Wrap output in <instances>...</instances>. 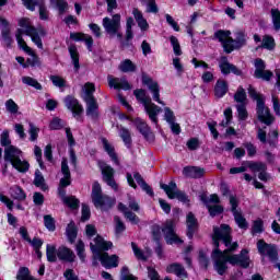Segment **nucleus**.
Returning a JSON list of instances; mask_svg holds the SVG:
<instances>
[{
  "mask_svg": "<svg viewBox=\"0 0 280 280\" xmlns=\"http://www.w3.org/2000/svg\"><path fill=\"white\" fill-rule=\"evenodd\" d=\"M57 257L61 261H68V264H73V261H75V253H73V250L65 246H60L57 249Z\"/></svg>",
  "mask_w": 280,
  "mask_h": 280,
  "instance_id": "nucleus-20",
  "label": "nucleus"
},
{
  "mask_svg": "<svg viewBox=\"0 0 280 280\" xmlns=\"http://www.w3.org/2000/svg\"><path fill=\"white\" fill-rule=\"evenodd\" d=\"M97 257H100V261L104 268H117L119 266V256L112 255L109 256L108 253H97Z\"/></svg>",
  "mask_w": 280,
  "mask_h": 280,
  "instance_id": "nucleus-16",
  "label": "nucleus"
},
{
  "mask_svg": "<svg viewBox=\"0 0 280 280\" xmlns=\"http://www.w3.org/2000/svg\"><path fill=\"white\" fill-rule=\"evenodd\" d=\"M247 91L249 97L256 102V115L258 121H261V124H265L266 126H272V124H275V116L270 114V108L266 106V97L259 94L253 85H249Z\"/></svg>",
  "mask_w": 280,
  "mask_h": 280,
  "instance_id": "nucleus-2",
  "label": "nucleus"
},
{
  "mask_svg": "<svg viewBox=\"0 0 280 280\" xmlns=\"http://www.w3.org/2000/svg\"><path fill=\"white\" fill-rule=\"evenodd\" d=\"M142 83L145 84L149 91L153 94L154 102H158L161 106H165V102L161 101V88L159 86V83L148 77L142 78Z\"/></svg>",
  "mask_w": 280,
  "mask_h": 280,
  "instance_id": "nucleus-14",
  "label": "nucleus"
},
{
  "mask_svg": "<svg viewBox=\"0 0 280 280\" xmlns=\"http://www.w3.org/2000/svg\"><path fill=\"white\" fill-rule=\"evenodd\" d=\"M212 241L214 249L212 250L211 258L214 261V269L221 277L226 272V255L235 253L240 245L233 242L231 235V226L229 224H221L213 228Z\"/></svg>",
  "mask_w": 280,
  "mask_h": 280,
  "instance_id": "nucleus-1",
  "label": "nucleus"
},
{
  "mask_svg": "<svg viewBox=\"0 0 280 280\" xmlns=\"http://www.w3.org/2000/svg\"><path fill=\"white\" fill-rule=\"evenodd\" d=\"M186 224H187V237L189 240H194V235L198 232V219L192 212H189L186 217Z\"/></svg>",
  "mask_w": 280,
  "mask_h": 280,
  "instance_id": "nucleus-19",
  "label": "nucleus"
},
{
  "mask_svg": "<svg viewBox=\"0 0 280 280\" xmlns=\"http://www.w3.org/2000/svg\"><path fill=\"white\" fill-rule=\"evenodd\" d=\"M232 266H241L242 268H248L250 266V258L248 257V252L246 249H243L240 255H229L225 254V268L229 270V265Z\"/></svg>",
  "mask_w": 280,
  "mask_h": 280,
  "instance_id": "nucleus-7",
  "label": "nucleus"
},
{
  "mask_svg": "<svg viewBox=\"0 0 280 280\" xmlns=\"http://www.w3.org/2000/svg\"><path fill=\"white\" fill-rule=\"evenodd\" d=\"M166 272H168L170 275H176V277H179V279H187V277H189L185 267L178 262H173L168 265L166 267Z\"/></svg>",
  "mask_w": 280,
  "mask_h": 280,
  "instance_id": "nucleus-21",
  "label": "nucleus"
},
{
  "mask_svg": "<svg viewBox=\"0 0 280 280\" xmlns=\"http://www.w3.org/2000/svg\"><path fill=\"white\" fill-rule=\"evenodd\" d=\"M101 141L103 143V148L105 152H107L108 156L114 161L116 165H119V159L117 158V153L115 152V147L108 142V139L101 138Z\"/></svg>",
  "mask_w": 280,
  "mask_h": 280,
  "instance_id": "nucleus-28",
  "label": "nucleus"
},
{
  "mask_svg": "<svg viewBox=\"0 0 280 280\" xmlns=\"http://www.w3.org/2000/svg\"><path fill=\"white\" fill-rule=\"evenodd\" d=\"M69 54L72 65L74 66V70L80 71V54L78 52V47H75V45L70 46Z\"/></svg>",
  "mask_w": 280,
  "mask_h": 280,
  "instance_id": "nucleus-36",
  "label": "nucleus"
},
{
  "mask_svg": "<svg viewBox=\"0 0 280 280\" xmlns=\"http://www.w3.org/2000/svg\"><path fill=\"white\" fill-rule=\"evenodd\" d=\"M255 72L254 75L257 79L266 80L267 82L270 81L272 78V72L269 70H266V62H264L262 59H256L255 60Z\"/></svg>",
  "mask_w": 280,
  "mask_h": 280,
  "instance_id": "nucleus-15",
  "label": "nucleus"
},
{
  "mask_svg": "<svg viewBox=\"0 0 280 280\" xmlns=\"http://www.w3.org/2000/svg\"><path fill=\"white\" fill-rule=\"evenodd\" d=\"M214 38H217L219 43H222L225 54H231V51H233V43H235V40L231 38V31L219 30L214 33Z\"/></svg>",
  "mask_w": 280,
  "mask_h": 280,
  "instance_id": "nucleus-12",
  "label": "nucleus"
},
{
  "mask_svg": "<svg viewBox=\"0 0 280 280\" xmlns=\"http://www.w3.org/2000/svg\"><path fill=\"white\" fill-rule=\"evenodd\" d=\"M183 174L186 178H202L205 176V168L198 166H185Z\"/></svg>",
  "mask_w": 280,
  "mask_h": 280,
  "instance_id": "nucleus-24",
  "label": "nucleus"
},
{
  "mask_svg": "<svg viewBox=\"0 0 280 280\" xmlns=\"http://www.w3.org/2000/svg\"><path fill=\"white\" fill-rule=\"evenodd\" d=\"M118 210L121 211V213L124 214V217L126 218V220H128L129 222H131V224H138L140 222L139 217H137V214H135V212L130 211L126 205H124L122 202L118 203Z\"/></svg>",
  "mask_w": 280,
  "mask_h": 280,
  "instance_id": "nucleus-27",
  "label": "nucleus"
},
{
  "mask_svg": "<svg viewBox=\"0 0 280 280\" xmlns=\"http://www.w3.org/2000/svg\"><path fill=\"white\" fill-rule=\"evenodd\" d=\"M11 197L14 198V200L23 201L25 198H27V195H25V191H23V188L19 186H13L11 189Z\"/></svg>",
  "mask_w": 280,
  "mask_h": 280,
  "instance_id": "nucleus-45",
  "label": "nucleus"
},
{
  "mask_svg": "<svg viewBox=\"0 0 280 280\" xmlns=\"http://www.w3.org/2000/svg\"><path fill=\"white\" fill-rule=\"evenodd\" d=\"M15 38L18 40V45L23 51L26 54H32V48L27 46V43H25V39H23V28H18L15 33Z\"/></svg>",
  "mask_w": 280,
  "mask_h": 280,
  "instance_id": "nucleus-34",
  "label": "nucleus"
},
{
  "mask_svg": "<svg viewBox=\"0 0 280 280\" xmlns=\"http://www.w3.org/2000/svg\"><path fill=\"white\" fill-rule=\"evenodd\" d=\"M207 209L211 215V218H215V215H220L221 213H224V207L220 206V205H208Z\"/></svg>",
  "mask_w": 280,
  "mask_h": 280,
  "instance_id": "nucleus-57",
  "label": "nucleus"
},
{
  "mask_svg": "<svg viewBox=\"0 0 280 280\" xmlns=\"http://www.w3.org/2000/svg\"><path fill=\"white\" fill-rule=\"evenodd\" d=\"M268 137L270 148H277V143H279V131L273 129L268 133Z\"/></svg>",
  "mask_w": 280,
  "mask_h": 280,
  "instance_id": "nucleus-54",
  "label": "nucleus"
},
{
  "mask_svg": "<svg viewBox=\"0 0 280 280\" xmlns=\"http://www.w3.org/2000/svg\"><path fill=\"white\" fill-rule=\"evenodd\" d=\"M246 106L244 104H236L238 121H246L248 119V109H246Z\"/></svg>",
  "mask_w": 280,
  "mask_h": 280,
  "instance_id": "nucleus-49",
  "label": "nucleus"
},
{
  "mask_svg": "<svg viewBox=\"0 0 280 280\" xmlns=\"http://www.w3.org/2000/svg\"><path fill=\"white\" fill-rule=\"evenodd\" d=\"M50 5H52V8H57L59 14H65L69 8V3L65 0H50Z\"/></svg>",
  "mask_w": 280,
  "mask_h": 280,
  "instance_id": "nucleus-47",
  "label": "nucleus"
},
{
  "mask_svg": "<svg viewBox=\"0 0 280 280\" xmlns=\"http://www.w3.org/2000/svg\"><path fill=\"white\" fill-rule=\"evenodd\" d=\"M233 50L234 49H240V47H244V45H246V35H244V33L238 32L236 33V38L233 39Z\"/></svg>",
  "mask_w": 280,
  "mask_h": 280,
  "instance_id": "nucleus-52",
  "label": "nucleus"
},
{
  "mask_svg": "<svg viewBox=\"0 0 280 280\" xmlns=\"http://www.w3.org/2000/svg\"><path fill=\"white\" fill-rule=\"evenodd\" d=\"M30 277V269L27 267H21L18 271V280H27Z\"/></svg>",
  "mask_w": 280,
  "mask_h": 280,
  "instance_id": "nucleus-63",
  "label": "nucleus"
},
{
  "mask_svg": "<svg viewBox=\"0 0 280 280\" xmlns=\"http://www.w3.org/2000/svg\"><path fill=\"white\" fill-rule=\"evenodd\" d=\"M257 249L262 257H269L270 261H277V259H279L277 246L265 243L264 240L257 242Z\"/></svg>",
  "mask_w": 280,
  "mask_h": 280,
  "instance_id": "nucleus-10",
  "label": "nucleus"
},
{
  "mask_svg": "<svg viewBox=\"0 0 280 280\" xmlns=\"http://www.w3.org/2000/svg\"><path fill=\"white\" fill-rule=\"evenodd\" d=\"M46 257L47 261H50V264L58 261V249H56L55 245L46 246Z\"/></svg>",
  "mask_w": 280,
  "mask_h": 280,
  "instance_id": "nucleus-42",
  "label": "nucleus"
},
{
  "mask_svg": "<svg viewBox=\"0 0 280 280\" xmlns=\"http://www.w3.org/2000/svg\"><path fill=\"white\" fill-rule=\"evenodd\" d=\"M26 36H30L32 38L38 49H43V39H40V36L38 35V31L36 28L28 30Z\"/></svg>",
  "mask_w": 280,
  "mask_h": 280,
  "instance_id": "nucleus-46",
  "label": "nucleus"
},
{
  "mask_svg": "<svg viewBox=\"0 0 280 280\" xmlns=\"http://www.w3.org/2000/svg\"><path fill=\"white\" fill-rule=\"evenodd\" d=\"M83 91V100L84 102L91 101V100H95V96H93V94L95 93V84L88 82L84 84V86L82 88Z\"/></svg>",
  "mask_w": 280,
  "mask_h": 280,
  "instance_id": "nucleus-32",
  "label": "nucleus"
},
{
  "mask_svg": "<svg viewBox=\"0 0 280 280\" xmlns=\"http://www.w3.org/2000/svg\"><path fill=\"white\" fill-rule=\"evenodd\" d=\"M22 82L27 86H33V89H36V91H43V85H40L39 82L32 77H23Z\"/></svg>",
  "mask_w": 280,
  "mask_h": 280,
  "instance_id": "nucleus-50",
  "label": "nucleus"
},
{
  "mask_svg": "<svg viewBox=\"0 0 280 280\" xmlns=\"http://www.w3.org/2000/svg\"><path fill=\"white\" fill-rule=\"evenodd\" d=\"M11 165L14 167V170H18V172H21L22 174H25V172H28L30 170V162L21 160V158H18Z\"/></svg>",
  "mask_w": 280,
  "mask_h": 280,
  "instance_id": "nucleus-39",
  "label": "nucleus"
},
{
  "mask_svg": "<svg viewBox=\"0 0 280 280\" xmlns=\"http://www.w3.org/2000/svg\"><path fill=\"white\" fill-rule=\"evenodd\" d=\"M145 113L149 115V119L153 121V124H159V114L163 110L161 107H159L156 104L149 103L144 105Z\"/></svg>",
  "mask_w": 280,
  "mask_h": 280,
  "instance_id": "nucleus-23",
  "label": "nucleus"
},
{
  "mask_svg": "<svg viewBox=\"0 0 280 280\" xmlns=\"http://www.w3.org/2000/svg\"><path fill=\"white\" fill-rule=\"evenodd\" d=\"M94 242L97 253H100V250H109V248H113V242L104 241V238L100 235L94 238Z\"/></svg>",
  "mask_w": 280,
  "mask_h": 280,
  "instance_id": "nucleus-29",
  "label": "nucleus"
},
{
  "mask_svg": "<svg viewBox=\"0 0 280 280\" xmlns=\"http://www.w3.org/2000/svg\"><path fill=\"white\" fill-rule=\"evenodd\" d=\"M63 102L68 110H71L73 114V117H77V121H82L80 115L84 113V107L81 106L80 102L71 95L66 96Z\"/></svg>",
  "mask_w": 280,
  "mask_h": 280,
  "instance_id": "nucleus-13",
  "label": "nucleus"
},
{
  "mask_svg": "<svg viewBox=\"0 0 280 280\" xmlns=\"http://www.w3.org/2000/svg\"><path fill=\"white\" fill-rule=\"evenodd\" d=\"M108 80V86H110V89H122V91H130L131 86L130 83H128V80H126V78H113V75H108L107 77Z\"/></svg>",
  "mask_w": 280,
  "mask_h": 280,
  "instance_id": "nucleus-18",
  "label": "nucleus"
},
{
  "mask_svg": "<svg viewBox=\"0 0 280 280\" xmlns=\"http://www.w3.org/2000/svg\"><path fill=\"white\" fill-rule=\"evenodd\" d=\"M232 67L233 63L229 62V59L226 57H221L219 61V69H221V73L223 75H229V73H231Z\"/></svg>",
  "mask_w": 280,
  "mask_h": 280,
  "instance_id": "nucleus-43",
  "label": "nucleus"
},
{
  "mask_svg": "<svg viewBox=\"0 0 280 280\" xmlns=\"http://www.w3.org/2000/svg\"><path fill=\"white\" fill-rule=\"evenodd\" d=\"M272 23L276 32L280 30V11L278 9L271 10Z\"/></svg>",
  "mask_w": 280,
  "mask_h": 280,
  "instance_id": "nucleus-60",
  "label": "nucleus"
},
{
  "mask_svg": "<svg viewBox=\"0 0 280 280\" xmlns=\"http://www.w3.org/2000/svg\"><path fill=\"white\" fill-rule=\"evenodd\" d=\"M10 28H2L1 30V37L2 43L4 47H12V44L14 43V39H12V36H10Z\"/></svg>",
  "mask_w": 280,
  "mask_h": 280,
  "instance_id": "nucleus-48",
  "label": "nucleus"
},
{
  "mask_svg": "<svg viewBox=\"0 0 280 280\" xmlns=\"http://www.w3.org/2000/svg\"><path fill=\"white\" fill-rule=\"evenodd\" d=\"M133 125L136 126L137 130L142 133L147 141H154V133H152V130L145 121H143L141 118H136L133 120Z\"/></svg>",
  "mask_w": 280,
  "mask_h": 280,
  "instance_id": "nucleus-17",
  "label": "nucleus"
},
{
  "mask_svg": "<svg viewBox=\"0 0 280 280\" xmlns=\"http://www.w3.org/2000/svg\"><path fill=\"white\" fill-rule=\"evenodd\" d=\"M162 233H164L166 244H183V240L176 234V225L174 224V221H166L162 229Z\"/></svg>",
  "mask_w": 280,
  "mask_h": 280,
  "instance_id": "nucleus-9",
  "label": "nucleus"
},
{
  "mask_svg": "<svg viewBox=\"0 0 280 280\" xmlns=\"http://www.w3.org/2000/svg\"><path fill=\"white\" fill-rule=\"evenodd\" d=\"M86 103V115L88 117H91V119H97L100 117V112L97 109L100 108V105H97V101L90 100L85 101Z\"/></svg>",
  "mask_w": 280,
  "mask_h": 280,
  "instance_id": "nucleus-26",
  "label": "nucleus"
},
{
  "mask_svg": "<svg viewBox=\"0 0 280 280\" xmlns=\"http://www.w3.org/2000/svg\"><path fill=\"white\" fill-rule=\"evenodd\" d=\"M244 165H246L248 168H250L252 172H266L268 170V166H266L262 162H253V161H245Z\"/></svg>",
  "mask_w": 280,
  "mask_h": 280,
  "instance_id": "nucleus-37",
  "label": "nucleus"
},
{
  "mask_svg": "<svg viewBox=\"0 0 280 280\" xmlns=\"http://www.w3.org/2000/svg\"><path fill=\"white\" fill-rule=\"evenodd\" d=\"M119 137L122 139L126 148L130 150V148H132V136L130 133V130L126 127H120Z\"/></svg>",
  "mask_w": 280,
  "mask_h": 280,
  "instance_id": "nucleus-33",
  "label": "nucleus"
},
{
  "mask_svg": "<svg viewBox=\"0 0 280 280\" xmlns=\"http://www.w3.org/2000/svg\"><path fill=\"white\" fill-rule=\"evenodd\" d=\"M118 69L122 73H135V71H137V65H135L130 59H125L120 62Z\"/></svg>",
  "mask_w": 280,
  "mask_h": 280,
  "instance_id": "nucleus-31",
  "label": "nucleus"
},
{
  "mask_svg": "<svg viewBox=\"0 0 280 280\" xmlns=\"http://www.w3.org/2000/svg\"><path fill=\"white\" fill-rule=\"evenodd\" d=\"M132 14H133L135 20L137 21L140 30L145 32L148 30V27H150V25L148 24V21L145 19H143V13H141V11H139V9H133Z\"/></svg>",
  "mask_w": 280,
  "mask_h": 280,
  "instance_id": "nucleus-30",
  "label": "nucleus"
},
{
  "mask_svg": "<svg viewBox=\"0 0 280 280\" xmlns=\"http://www.w3.org/2000/svg\"><path fill=\"white\" fill-rule=\"evenodd\" d=\"M44 224L47 230L56 231V220H54L50 214L44 215Z\"/></svg>",
  "mask_w": 280,
  "mask_h": 280,
  "instance_id": "nucleus-62",
  "label": "nucleus"
},
{
  "mask_svg": "<svg viewBox=\"0 0 280 280\" xmlns=\"http://www.w3.org/2000/svg\"><path fill=\"white\" fill-rule=\"evenodd\" d=\"M103 27L107 34L115 36V34L121 30V15L114 14L112 20L109 18H104Z\"/></svg>",
  "mask_w": 280,
  "mask_h": 280,
  "instance_id": "nucleus-11",
  "label": "nucleus"
},
{
  "mask_svg": "<svg viewBox=\"0 0 280 280\" xmlns=\"http://www.w3.org/2000/svg\"><path fill=\"white\" fill-rule=\"evenodd\" d=\"M26 54H28V56H31V57L27 58L26 65H23L24 68H27V67H40V58H38L36 56L34 50H32V48H31V52H26Z\"/></svg>",
  "mask_w": 280,
  "mask_h": 280,
  "instance_id": "nucleus-44",
  "label": "nucleus"
},
{
  "mask_svg": "<svg viewBox=\"0 0 280 280\" xmlns=\"http://www.w3.org/2000/svg\"><path fill=\"white\" fill-rule=\"evenodd\" d=\"M91 198L94 207L103 211H108L115 206V199L102 194V186L97 182L93 183Z\"/></svg>",
  "mask_w": 280,
  "mask_h": 280,
  "instance_id": "nucleus-3",
  "label": "nucleus"
},
{
  "mask_svg": "<svg viewBox=\"0 0 280 280\" xmlns=\"http://www.w3.org/2000/svg\"><path fill=\"white\" fill-rule=\"evenodd\" d=\"M133 95L138 100V102H141L143 106L151 104L152 98L145 93V90L139 89L133 91Z\"/></svg>",
  "mask_w": 280,
  "mask_h": 280,
  "instance_id": "nucleus-38",
  "label": "nucleus"
},
{
  "mask_svg": "<svg viewBox=\"0 0 280 280\" xmlns=\"http://www.w3.org/2000/svg\"><path fill=\"white\" fill-rule=\"evenodd\" d=\"M229 93V83L225 80L219 79L214 85V95L218 100L224 97Z\"/></svg>",
  "mask_w": 280,
  "mask_h": 280,
  "instance_id": "nucleus-25",
  "label": "nucleus"
},
{
  "mask_svg": "<svg viewBox=\"0 0 280 280\" xmlns=\"http://www.w3.org/2000/svg\"><path fill=\"white\" fill-rule=\"evenodd\" d=\"M234 101L236 104L248 105V97L246 96V90L244 88L238 86L237 91L234 94Z\"/></svg>",
  "mask_w": 280,
  "mask_h": 280,
  "instance_id": "nucleus-41",
  "label": "nucleus"
},
{
  "mask_svg": "<svg viewBox=\"0 0 280 280\" xmlns=\"http://www.w3.org/2000/svg\"><path fill=\"white\" fill-rule=\"evenodd\" d=\"M63 205L69 207V209H78L80 207V200L73 196L68 198L63 197Z\"/></svg>",
  "mask_w": 280,
  "mask_h": 280,
  "instance_id": "nucleus-55",
  "label": "nucleus"
},
{
  "mask_svg": "<svg viewBox=\"0 0 280 280\" xmlns=\"http://www.w3.org/2000/svg\"><path fill=\"white\" fill-rule=\"evenodd\" d=\"M160 187L165 191L166 196L171 200H174V198H177L179 202H184V203L189 202V198L187 197V195L182 190H178V186H176L174 182L168 183V185L161 183Z\"/></svg>",
  "mask_w": 280,
  "mask_h": 280,
  "instance_id": "nucleus-6",
  "label": "nucleus"
},
{
  "mask_svg": "<svg viewBox=\"0 0 280 280\" xmlns=\"http://www.w3.org/2000/svg\"><path fill=\"white\" fill-rule=\"evenodd\" d=\"M260 47L262 49H268L269 51H272V49H275V38H272L270 35H265L262 37V43Z\"/></svg>",
  "mask_w": 280,
  "mask_h": 280,
  "instance_id": "nucleus-51",
  "label": "nucleus"
},
{
  "mask_svg": "<svg viewBox=\"0 0 280 280\" xmlns=\"http://www.w3.org/2000/svg\"><path fill=\"white\" fill-rule=\"evenodd\" d=\"M61 173L63 178L59 182L58 195L62 199V202H65V198H69L67 197V190H65V187H69V185H71V171L69 170V162H67V159L61 161Z\"/></svg>",
  "mask_w": 280,
  "mask_h": 280,
  "instance_id": "nucleus-4",
  "label": "nucleus"
},
{
  "mask_svg": "<svg viewBox=\"0 0 280 280\" xmlns=\"http://www.w3.org/2000/svg\"><path fill=\"white\" fill-rule=\"evenodd\" d=\"M39 19L40 21H49V11L47 10V5H45V0H39Z\"/></svg>",
  "mask_w": 280,
  "mask_h": 280,
  "instance_id": "nucleus-53",
  "label": "nucleus"
},
{
  "mask_svg": "<svg viewBox=\"0 0 280 280\" xmlns=\"http://www.w3.org/2000/svg\"><path fill=\"white\" fill-rule=\"evenodd\" d=\"M170 40L175 56H183V50L180 49V43L178 42V38H176V36H171Z\"/></svg>",
  "mask_w": 280,
  "mask_h": 280,
  "instance_id": "nucleus-58",
  "label": "nucleus"
},
{
  "mask_svg": "<svg viewBox=\"0 0 280 280\" xmlns=\"http://www.w3.org/2000/svg\"><path fill=\"white\" fill-rule=\"evenodd\" d=\"M21 154H23V152L14 145H9L4 148V161L7 163L12 164L13 162L16 161V159L21 156Z\"/></svg>",
  "mask_w": 280,
  "mask_h": 280,
  "instance_id": "nucleus-22",
  "label": "nucleus"
},
{
  "mask_svg": "<svg viewBox=\"0 0 280 280\" xmlns=\"http://www.w3.org/2000/svg\"><path fill=\"white\" fill-rule=\"evenodd\" d=\"M5 108L8 113H11V115H16L19 113V105L14 103V100L12 98L5 102Z\"/></svg>",
  "mask_w": 280,
  "mask_h": 280,
  "instance_id": "nucleus-61",
  "label": "nucleus"
},
{
  "mask_svg": "<svg viewBox=\"0 0 280 280\" xmlns=\"http://www.w3.org/2000/svg\"><path fill=\"white\" fill-rule=\"evenodd\" d=\"M77 255L81 259V261L84 264L86 261V254H84V242L78 241L75 246Z\"/></svg>",
  "mask_w": 280,
  "mask_h": 280,
  "instance_id": "nucleus-59",
  "label": "nucleus"
},
{
  "mask_svg": "<svg viewBox=\"0 0 280 280\" xmlns=\"http://www.w3.org/2000/svg\"><path fill=\"white\" fill-rule=\"evenodd\" d=\"M38 132H40V128L36 127L34 122H30L28 124L30 141H36L38 139Z\"/></svg>",
  "mask_w": 280,
  "mask_h": 280,
  "instance_id": "nucleus-56",
  "label": "nucleus"
},
{
  "mask_svg": "<svg viewBox=\"0 0 280 280\" xmlns=\"http://www.w3.org/2000/svg\"><path fill=\"white\" fill-rule=\"evenodd\" d=\"M66 235L69 240L70 244H73L78 237V228L75 226V222L71 221L66 229Z\"/></svg>",
  "mask_w": 280,
  "mask_h": 280,
  "instance_id": "nucleus-35",
  "label": "nucleus"
},
{
  "mask_svg": "<svg viewBox=\"0 0 280 280\" xmlns=\"http://www.w3.org/2000/svg\"><path fill=\"white\" fill-rule=\"evenodd\" d=\"M230 205L231 211L234 215V220L238 229H243L244 231H246V229H248V222L246 221V218H244V214H242V210L237 209V207H240V201L237 200V197L230 195Z\"/></svg>",
  "mask_w": 280,
  "mask_h": 280,
  "instance_id": "nucleus-8",
  "label": "nucleus"
},
{
  "mask_svg": "<svg viewBox=\"0 0 280 280\" xmlns=\"http://www.w3.org/2000/svg\"><path fill=\"white\" fill-rule=\"evenodd\" d=\"M97 165L102 172L104 183H106L108 187H112L114 191H117L119 186L117 185V182H115V168L104 161H98Z\"/></svg>",
  "mask_w": 280,
  "mask_h": 280,
  "instance_id": "nucleus-5",
  "label": "nucleus"
},
{
  "mask_svg": "<svg viewBox=\"0 0 280 280\" xmlns=\"http://www.w3.org/2000/svg\"><path fill=\"white\" fill-rule=\"evenodd\" d=\"M120 279L121 280H137V277L130 275V270L128 267H122L120 271Z\"/></svg>",
  "mask_w": 280,
  "mask_h": 280,
  "instance_id": "nucleus-64",
  "label": "nucleus"
},
{
  "mask_svg": "<svg viewBox=\"0 0 280 280\" xmlns=\"http://www.w3.org/2000/svg\"><path fill=\"white\" fill-rule=\"evenodd\" d=\"M34 185L35 187H39L42 191H47V189H49V187L45 183V177L43 176V173H40L38 170L35 171Z\"/></svg>",
  "mask_w": 280,
  "mask_h": 280,
  "instance_id": "nucleus-40",
  "label": "nucleus"
}]
</instances>
